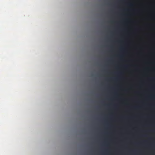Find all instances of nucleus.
Returning a JSON list of instances; mask_svg holds the SVG:
<instances>
[{"mask_svg":"<svg viewBox=\"0 0 155 155\" xmlns=\"http://www.w3.org/2000/svg\"><path fill=\"white\" fill-rule=\"evenodd\" d=\"M132 5L131 4H130V5Z\"/></svg>","mask_w":155,"mask_h":155,"instance_id":"1","label":"nucleus"}]
</instances>
